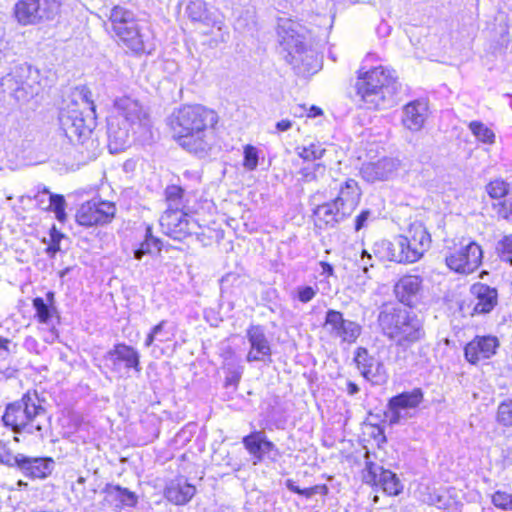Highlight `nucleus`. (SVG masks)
Masks as SVG:
<instances>
[{
	"label": "nucleus",
	"instance_id": "1",
	"mask_svg": "<svg viewBox=\"0 0 512 512\" xmlns=\"http://www.w3.org/2000/svg\"><path fill=\"white\" fill-rule=\"evenodd\" d=\"M150 126L148 112L138 99L129 95L116 97L107 126L110 153H120L130 146L131 134L145 138Z\"/></svg>",
	"mask_w": 512,
	"mask_h": 512
},
{
	"label": "nucleus",
	"instance_id": "2",
	"mask_svg": "<svg viewBox=\"0 0 512 512\" xmlns=\"http://www.w3.org/2000/svg\"><path fill=\"white\" fill-rule=\"evenodd\" d=\"M217 121L213 110L202 105H184L171 116L170 127L181 147L203 156L210 147L208 132Z\"/></svg>",
	"mask_w": 512,
	"mask_h": 512
},
{
	"label": "nucleus",
	"instance_id": "3",
	"mask_svg": "<svg viewBox=\"0 0 512 512\" xmlns=\"http://www.w3.org/2000/svg\"><path fill=\"white\" fill-rule=\"evenodd\" d=\"M401 84L396 72L384 66L360 73L356 82L357 94L368 109H387L397 103Z\"/></svg>",
	"mask_w": 512,
	"mask_h": 512
},
{
	"label": "nucleus",
	"instance_id": "4",
	"mask_svg": "<svg viewBox=\"0 0 512 512\" xmlns=\"http://www.w3.org/2000/svg\"><path fill=\"white\" fill-rule=\"evenodd\" d=\"M59 119L71 142L84 144L89 140L95 126V105L91 91L85 86L76 87L71 94V105L62 110Z\"/></svg>",
	"mask_w": 512,
	"mask_h": 512
},
{
	"label": "nucleus",
	"instance_id": "5",
	"mask_svg": "<svg viewBox=\"0 0 512 512\" xmlns=\"http://www.w3.org/2000/svg\"><path fill=\"white\" fill-rule=\"evenodd\" d=\"M300 25L290 19H279L277 26L281 54L297 74H313L319 68L318 57L304 43Z\"/></svg>",
	"mask_w": 512,
	"mask_h": 512
},
{
	"label": "nucleus",
	"instance_id": "6",
	"mask_svg": "<svg viewBox=\"0 0 512 512\" xmlns=\"http://www.w3.org/2000/svg\"><path fill=\"white\" fill-rule=\"evenodd\" d=\"M378 322L384 335L403 348L411 346L424 336L420 319L401 306L384 305Z\"/></svg>",
	"mask_w": 512,
	"mask_h": 512
},
{
	"label": "nucleus",
	"instance_id": "7",
	"mask_svg": "<svg viewBox=\"0 0 512 512\" xmlns=\"http://www.w3.org/2000/svg\"><path fill=\"white\" fill-rule=\"evenodd\" d=\"M109 21L112 31L128 49L134 53L144 51V41L132 11L122 6H114L110 10Z\"/></svg>",
	"mask_w": 512,
	"mask_h": 512
},
{
	"label": "nucleus",
	"instance_id": "8",
	"mask_svg": "<svg viewBox=\"0 0 512 512\" xmlns=\"http://www.w3.org/2000/svg\"><path fill=\"white\" fill-rule=\"evenodd\" d=\"M483 257L481 247L473 241L461 242L459 247H455L445 256L447 266L462 274L474 272L481 264Z\"/></svg>",
	"mask_w": 512,
	"mask_h": 512
},
{
	"label": "nucleus",
	"instance_id": "9",
	"mask_svg": "<svg viewBox=\"0 0 512 512\" xmlns=\"http://www.w3.org/2000/svg\"><path fill=\"white\" fill-rule=\"evenodd\" d=\"M159 224L167 236L175 240H183L191 234H197L200 226L181 209L167 208L161 215Z\"/></svg>",
	"mask_w": 512,
	"mask_h": 512
},
{
	"label": "nucleus",
	"instance_id": "10",
	"mask_svg": "<svg viewBox=\"0 0 512 512\" xmlns=\"http://www.w3.org/2000/svg\"><path fill=\"white\" fill-rule=\"evenodd\" d=\"M116 207L109 201L91 200L83 203L77 210V224L84 227L110 223L115 216Z\"/></svg>",
	"mask_w": 512,
	"mask_h": 512
},
{
	"label": "nucleus",
	"instance_id": "11",
	"mask_svg": "<svg viewBox=\"0 0 512 512\" xmlns=\"http://www.w3.org/2000/svg\"><path fill=\"white\" fill-rule=\"evenodd\" d=\"M324 329L331 337L347 343H354L362 331L360 324L345 319L340 311L334 309H329L326 312Z\"/></svg>",
	"mask_w": 512,
	"mask_h": 512
},
{
	"label": "nucleus",
	"instance_id": "12",
	"mask_svg": "<svg viewBox=\"0 0 512 512\" xmlns=\"http://www.w3.org/2000/svg\"><path fill=\"white\" fill-rule=\"evenodd\" d=\"M408 242L403 235H399L393 239L380 240L374 243L372 253L375 258L380 261H394L397 263H412L408 250Z\"/></svg>",
	"mask_w": 512,
	"mask_h": 512
},
{
	"label": "nucleus",
	"instance_id": "13",
	"mask_svg": "<svg viewBox=\"0 0 512 512\" xmlns=\"http://www.w3.org/2000/svg\"><path fill=\"white\" fill-rule=\"evenodd\" d=\"M363 479L368 484L380 486L389 495H397L402 489L396 474L370 461L366 462Z\"/></svg>",
	"mask_w": 512,
	"mask_h": 512
},
{
	"label": "nucleus",
	"instance_id": "14",
	"mask_svg": "<svg viewBox=\"0 0 512 512\" xmlns=\"http://www.w3.org/2000/svg\"><path fill=\"white\" fill-rule=\"evenodd\" d=\"M355 362L358 369L360 370L361 375L365 379L376 385H382L386 383L388 374L384 364L375 357L369 355L366 348L359 347L357 349L355 354Z\"/></svg>",
	"mask_w": 512,
	"mask_h": 512
},
{
	"label": "nucleus",
	"instance_id": "15",
	"mask_svg": "<svg viewBox=\"0 0 512 512\" xmlns=\"http://www.w3.org/2000/svg\"><path fill=\"white\" fill-rule=\"evenodd\" d=\"M408 242V253L412 263L418 261L430 248L431 236L421 222H414L408 229V235L404 236Z\"/></svg>",
	"mask_w": 512,
	"mask_h": 512
},
{
	"label": "nucleus",
	"instance_id": "16",
	"mask_svg": "<svg viewBox=\"0 0 512 512\" xmlns=\"http://www.w3.org/2000/svg\"><path fill=\"white\" fill-rule=\"evenodd\" d=\"M246 337L250 344L246 357L248 362L265 361L271 356V347L262 326L251 325L246 331Z\"/></svg>",
	"mask_w": 512,
	"mask_h": 512
},
{
	"label": "nucleus",
	"instance_id": "17",
	"mask_svg": "<svg viewBox=\"0 0 512 512\" xmlns=\"http://www.w3.org/2000/svg\"><path fill=\"white\" fill-rule=\"evenodd\" d=\"M107 360L111 362L112 368L115 371H119L121 365L127 369H134L137 373H140V355L138 351L132 346L120 343L116 344L106 356Z\"/></svg>",
	"mask_w": 512,
	"mask_h": 512
},
{
	"label": "nucleus",
	"instance_id": "18",
	"mask_svg": "<svg viewBox=\"0 0 512 512\" xmlns=\"http://www.w3.org/2000/svg\"><path fill=\"white\" fill-rule=\"evenodd\" d=\"M313 215L315 224L319 228H334L337 224L350 217L334 200L318 205L314 209Z\"/></svg>",
	"mask_w": 512,
	"mask_h": 512
},
{
	"label": "nucleus",
	"instance_id": "19",
	"mask_svg": "<svg viewBox=\"0 0 512 512\" xmlns=\"http://www.w3.org/2000/svg\"><path fill=\"white\" fill-rule=\"evenodd\" d=\"M498 340L492 336L476 337L465 346V357L472 363L476 364L482 359L491 357L496 352Z\"/></svg>",
	"mask_w": 512,
	"mask_h": 512
},
{
	"label": "nucleus",
	"instance_id": "20",
	"mask_svg": "<svg viewBox=\"0 0 512 512\" xmlns=\"http://www.w3.org/2000/svg\"><path fill=\"white\" fill-rule=\"evenodd\" d=\"M186 11L192 21H198L207 26L216 27L218 30L222 29V16L216 10L211 11L204 0H190Z\"/></svg>",
	"mask_w": 512,
	"mask_h": 512
},
{
	"label": "nucleus",
	"instance_id": "21",
	"mask_svg": "<svg viewBox=\"0 0 512 512\" xmlns=\"http://www.w3.org/2000/svg\"><path fill=\"white\" fill-rule=\"evenodd\" d=\"M398 168V162L392 158H383L377 162L364 164L361 168L362 177L368 182L390 179Z\"/></svg>",
	"mask_w": 512,
	"mask_h": 512
},
{
	"label": "nucleus",
	"instance_id": "22",
	"mask_svg": "<svg viewBox=\"0 0 512 512\" xmlns=\"http://www.w3.org/2000/svg\"><path fill=\"white\" fill-rule=\"evenodd\" d=\"M31 415L28 411V403L20 402L9 404L2 417L5 426L11 427L14 432L20 433L24 430L29 431V420Z\"/></svg>",
	"mask_w": 512,
	"mask_h": 512
},
{
	"label": "nucleus",
	"instance_id": "23",
	"mask_svg": "<svg viewBox=\"0 0 512 512\" xmlns=\"http://www.w3.org/2000/svg\"><path fill=\"white\" fill-rule=\"evenodd\" d=\"M242 443L254 458V464L262 462L264 457L275 450V445L269 441L262 431H254L245 436Z\"/></svg>",
	"mask_w": 512,
	"mask_h": 512
},
{
	"label": "nucleus",
	"instance_id": "24",
	"mask_svg": "<svg viewBox=\"0 0 512 512\" xmlns=\"http://www.w3.org/2000/svg\"><path fill=\"white\" fill-rule=\"evenodd\" d=\"M361 194L358 182L349 178L340 185L334 201L351 216L360 202Z\"/></svg>",
	"mask_w": 512,
	"mask_h": 512
},
{
	"label": "nucleus",
	"instance_id": "25",
	"mask_svg": "<svg viewBox=\"0 0 512 512\" xmlns=\"http://www.w3.org/2000/svg\"><path fill=\"white\" fill-rule=\"evenodd\" d=\"M427 103L415 100L405 105L403 110L402 123L410 131H420L427 118Z\"/></svg>",
	"mask_w": 512,
	"mask_h": 512
},
{
	"label": "nucleus",
	"instance_id": "26",
	"mask_svg": "<svg viewBox=\"0 0 512 512\" xmlns=\"http://www.w3.org/2000/svg\"><path fill=\"white\" fill-rule=\"evenodd\" d=\"M34 200L37 202V206L43 211H53L55 217L59 222L66 220L65 206L66 201L64 196L58 194H52L47 189L39 191Z\"/></svg>",
	"mask_w": 512,
	"mask_h": 512
},
{
	"label": "nucleus",
	"instance_id": "27",
	"mask_svg": "<svg viewBox=\"0 0 512 512\" xmlns=\"http://www.w3.org/2000/svg\"><path fill=\"white\" fill-rule=\"evenodd\" d=\"M471 291L477 300L474 305L475 313H489L497 304V290L495 288L478 283L472 286Z\"/></svg>",
	"mask_w": 512,
	"mask_h": 512
},
{
	"label": "nucleus",
	"instance_id": "28",
	"mask_svg": "<svg viewBox=\"0 0 512 512\" xmlns=\"http://www.w3.org/2000/svg\"><path fill=\"white\" fill-rule=\"evenodd\" d=\"M422 279L416 275L403 276L395 284L394 291L399 301L411 305L412 298L417 295L421 288Z\"/></svg>",
	"mask_w": 512,
	"mask_h": 512
},
{
	"label": "nucleus",
	"instance_id": "29",
	"mask_svg": "<svg viewBox=\"0 0 512 512\" xmlns=\"http://www.w3.org/2000/svg\"><path fill=\"white\" fill-rule=\"evenodd\" d=\"M34 309L40 323L54 325V319L57 318L54 292H47L45 299L40 297L34 298Z\"/></svg>",
	"mask_w": 512,
	"mask_h": 512
},
{
	"label": "nucleus",
	"instance_id": "30",
	"mask_svg": "<svg viewBox=\"0 0 512 512\" xmlns=\"http://www.w3.org/2000/svg\"><path fill=\"white\" fill-rule=\"evenodd\" d=\"M423 401V392L420 388H415L409 392H403L392 397L388 406L399 407L401 409L414 410Z\"/></svg>",
	"mask_w": 512,
	"mask_h": 512
},
{
	"label": "nucleus",
	"instance_id": "31",
	"mask_svg": "<svg viewBox=\"0 0 512 512\" xmlns=\"http://www.w3.org/2000/svg\"><path fill=\"white\" fill-rule=\"evenodd\" d=\"M60 9V0H34V19H53Z\"/></svg>",
	"mask_w": 512,
	"mask_h": 512
},
{
	"label": "nucleus",
	"instance_id": "32",
	"mask_svg": "<svg viewBox=\"0 0 512 512\" xmlns=\"http://www.w3.org/2000/svg\"><path fill=\"white\" fill-rule=\"evenodd\" d=\"M195 492L196 489L193 485L185 483L183 485L168 488L166 497L169 501L177 505H183L192 499Z\"/></svg>",
	"mask_w": 512,
	"mask_h": 512
},
{
	"label": "nucleus",
	"instance_id": "33",
	"mask_svg": "<svg viewBox=\"0 0 512 512\" xmlns=\"http://www.w3.org/2000/svg\"><path fill=\"white\" fill-rule=\"evenodd\" d=\"M0 462L8 466H18L26 476L32 477V459L29 457L22 454L11 455L4 451L0 456Z\"/></svg>",
	"mask_w": 512,
	"mask_h": 512
},
{
	"label": "nucleus",
	"instance_id": "34",
	"mask_svg": "<svg viewBox=\"0 0 512 512\" xmlns=\"http://www.w3.org/2000/svg\"><path fill=\"white\" fill-rule=\"evenodd\" d=\"M165 196L168 203V208L183 210L185 207L183 200L184 190L180 186H168L165 190Z\"/></svg>",
	"mask_w": 512,
	"mask_h": 512
},
{
	"label": "nucleus",
	"instance_id": "35",
	"mask_svg": "<svg viewBox=\"0 0 512 512\" xmlns=\"http://www.w3.org/2000/svg\"><path fill=\"white\" fill-rule=\"evenodd\" d=\"M469 129L472 134L481 142L486 144H493L495 141L494 132L485 126L482 122L472 121L469 124Z\"/></svg>",
	"mask_w": 512,
	"mask_h": 512
},
{
	"label": "nucleus",
	"instance_id": "36",
	"mask_svg": "<svg viewBox=\"0 0 512 512\" xmlns=\"http://www.w3.org/2000/svg\"><path fill=\"white\" fill-rule=\"evenodd\" d=\"M31 5L32 0H18L16 2L14 15L20 24L28 25L32 22Z\"/></svg>",
	"mask_w": 512,
	"mask_h": 512
},
{
	"label": "nucleus",
	"instance_id": "37",
	"mask_svg": "<svg viewBox=\"0 0 512 512\" xmlns=\"http://www.w3.org/2000/svg\"><path fill=\"white\" fill-rule=\"evenodd\" d=\"M486 192L493 199H501L509 194V184L502 179H495L486 185Z\"/></svg>",
	"mask_w": 512,
	"mask_h": 512
},
{
	"label": "nucleus",
	"instance_id": "38",
	"mask_svg": "<svg viewBox=\"0 0 512 512\" xmlns=\"http://www.w3.org/2000/svg\"><path fill=\"white\" fill-rule=\"evenodd\" d=\"M413 416V413L408 409H401L399 407L388 406L385 412V417L390 425H397L407 421Z\"/></svg>",
	"mask_w": 512,
	"mask_h": 512
},
{
	"label": "nucleus",
	"instance_id": "39",
	"mask_svg": "<svg viewBox=\"0 0 512 512\" xmlns=\"http://www.w3.org/2000/svg\"><path fill=\"white\" fill-rule=\"evenodd\" d=\"M54 468L52 458H34V478H45L51 474Z\"/></svg>",
	"mask_w": 512,
	"mask_h": 512
},
{
	"label": "nucleus",
	"instance_id": "40",
	"mask_svg": "<svg viewBox=\"0 0 512 512\" xmlns=\"http://www.w3.org/2000/svg\"><path fill=\"white\" fill-rule=\"evenodd\" d=\"M496 252L501 260L512 265V235H506L498 241Z\"/></svg>",
	"mask_w": 512,
	"mask_h": 512
},
{
	"label": "nucleus",
	"instance_id": "41",
	"mask_svg": "<svg viewBox=\"0 0 512 512\" xmlns=\"http://www.w3.org/2000/svg\"><path fill=\"white\" fill-rule=\"evenodd\" d=\"M286 486H287V488L290 491H292L294 493H297L299 495H302V496H304L306 498H310V497H312L313 495H315L317 493H323V494L327 493V487L325 485H322V486L316 485V486H313V487L301 489L292 480H287Z\"/></svg>",
	"mask_w": 512,
	"mask_h": 512
},
{
	"label": "nucleus",
	"instance_id": "42",
	"mask_svg": "<svg viewBox=\"0 0 512 512\" xmlns=\"http://www.w3.org/2000/svg\"><path fill=\"white\" fill-rule=\"evenodd\" d=\"M325 172V167L322 164H312L301 169V180L304 182L317 181L322 177Z\"/></svg>",
	"mask_w": 512,
	"mask_h": 512
},
{
	"label": "nucleus",
	"instance_id": "43",
	"mask_svg": "<svg viewBox=\"0 0 512 512\" xmlns=\"http://www.w3.org/2000/svg\"><path fill=\"white\" fill-rule=\"evenodd\" d=\"M497 421L504 426H512V399L505 400L499 404Z\"/></svg>",
	"mask_w": 512,
	"mask_h": 512
},
{
	"label": "nucleus",
	"instance_id": "44",
	"mask_svg": "<svg viewBox=\"0 0 512 512\" xmlns=\"http://www.w3.org/2000/svg\"><path fill=\"white\" fill-rule=\"evenodd\" d=\"M325 149L321 145L311 143L309 146L302 147L299 156L307 161L319 159L323 156Z\"/></svg>",
	"mask_w": 512,
	"mask_h": 512
},
{
	"label": "nucleus",
	"instance_id": "45",
	"mask_svg": "<svg viewBox=\"0 0 512 512\" xmlns=\"http://www.w3.org/2000/svg\"><path fill=\"white\" fill-rule=\"evenodd\" d=\"M258 165V151L252 145H246L244 148V162L243 166L250 171L256 169Z\"/></svg>",
	"mask_w": 512,
	"mask_h": 512
},
{
	"label": "nucleus",
	"instance_id": "46",
	"mask_svg": "<svg viewBox=\"0 0 512 512\" xmlns=\"http://www.w3.org/2000/svg\"><path fill=\"white\" fill-rule=\"evenodd\" d=\"M165 325L166 321L162 320L160 323H158L156 326L152 328L151 332L147 335L145 340L146 347H150L155 340L164 342L168 339V337H166L163 333Z\"/></svg>",
	"mask_w": 512,
	"mask_h": 512
},
{
	"label": "nucleus",
	"instance_id": "47",
	"mask_svg": "<svg viewBox=\"0 0 512 512\" xmlns=\"http://www.w3.org/2000/svg\"><path fill=\"white\" fill-rule=\"evenodd\" d=\"M493 504L503 510H512V495L506 492L497 491L492 497Z\"/></svg>",
	"mask_w": 512,
	"mask_h": 512
},
{
	"label": "nucleus",
	"instance_id": "48",
	"mask_svg": "<svg viewBox=\"0 0 512 512\" xmlns=\"http://www.w3.org/2000/svg\"><path fill=\"white\" fill-rule=\"evenodd\" d=\"M495 207L500 217L504 219L510 218L512 216V194L505 196L504 200L500 201Z\"/></svg>",
	"mask_w": 512,
	"mask_h": 512
},
{
	"label": "nucleus",
	"instance_id": "49",
	"mask_svg": "<svg viewBox=\"0 0 512 512\" xmlns=\"http://www.w3.org/2000/svg\"><path fill=\"white\" fill-rule=\"evenodd\" d=\"M318 289L312 286H298L296 288L297 298L302 303L310 302L317 294Z\"/></svg>",
	"mask_w": 512,
	"mask_h": 512
},
{
	"label": "nucleus",
	"instance_id": "50",
	"mask_svg": "<svg viewBox=\"0 0 512 512\" xmlns=\"http://www.w3.org/2000/svg\"><path fill=\"white\" fill-rule=\"evenodd\" d=\"M114 489L118 492V498L124 505L134 506L136 504L137 497L133 492L120 486H115Z\"/></svg>",
	"mask_w": 512,
	"mask_h": 512
},
{
	"label": "nucleus",
	"instance_id": "51",
	"mask_svg": "<svg viewBox=\"0 0 512 512\" xmlns=\"http://www.w3.org/2000/svg\"><path fill=\"white\" fill-rule=\"evenodd\" d=\"M152 245H153V243L150 242V239H145V241L143 243H141L140 247L135 250L134 257L137 260H141L144 255L151 252Z\"/></svg>",
	"mask_w": 512,
	"mask_h": 512
},
{
	"label": "nucleus",
	"instance_id": "52",
	"mask_svg": "<svg viewBox=\"0 0 512 512\" xmlns=\"http://www.w3.org/2000/svg\"><path fill=\"white\" fill-rule=\"evenodd\" d=\"M374 257L373 253H369L367 250H363L361 254V267L364 274H367L370 267H373V263L370 260Z\"/></svg>",
	"mask_w": 512,
	"mask_h": 512
},
{
	"label": "nucleus",
	"instance_id": "53",
	"mask_svg": "<svg viewBox=\"0 0 512 512\" xmlns=\"http://www.w3.org/2000/svg\"><path fill=\"white\" fill-rule=\"evenodd\" d=\"M51 238H52V244L48 247L47 250L52 253H55L56 251L59 250V241L62 238V234H60L59 232L56 231L55 228H53L52 233H51Z\"/></svg>",
	"mask_w": 512,
	"mask_h": 512
},
{
	"label": "nucleus",
	"instance_id": "54",
	"mask_svg": "<svg viewBox=\"0 0 512 512\" xmlns=\"http://www.w3.org/2000/svg\"><path fill=\"white\" fill-rule=\"evenodd\" d=\"M369 215H370V211L365 210V211H362L356 217V220H355V230L356 231H359L365 225V222L367 221Z\"/></svg>",
	"mask_w": 512,
	"mask_h": 512
},
{
	"label": "nucleus",
	"instance_id": "55",
	"mask_svg": "<svg viewBox=\"0 0 512 512\" xmlns=\"http://www.w3.org/2000/svg\"><path fill=\"white\" fill-rule=\"evenodd\" d=\"M292 127V122L288 119H283L276 123L275 128L278 132L288 131Z\"/></svg>",
	"mask_w": 512,
	"mask_h": 512
},
{
	"label": "nucleus",
	"instance_id": "56",
	"mask_svg": "<svg viewBox=\"0 0 512 512\" xmlns=\"http://www.w3.org/2000/svg\"><path fill=\"white\" fill-rule=\"evenodd\" d=\"M322 114V110L317 106H311L310 108H307V117L309 118H315Z\"/></svg>",
	"mask_w": 512,
	"mask_h": 512
},
{
	"label": "nucleus",
	"instance_id": "57",
	"mask_svg": "<svg viewBox=\"0 0 512 512\" xmlns=\"http://www.w3.org/2000/svg\"><path fill=\"white\" fill-rule=\"evenodd\" d=\"M293 114L297 117L307 116V107L305 105H297L293 108Z\"/></svg>",
	"mask_w": 512,
	"mask_h": 512
},
{
	"label": "nucleus",
	"instance_id": "58",
	"mask_svg": "<svg viewBox=\"0 0 512 512\" xmlns=\"http://www.w3.org/2000/svg\"><path fill=\"white\" fill-rule=\"evenodd\" d=\"M320 266H321L322 272L324 274H327V276H332L333 275L334 269H333L331 264L322 261V262H320Z\"/></svg>",
	"mask_w": 512,
	"mask_h": 512
},
{
	"label": "nucleus",
	"instance_id": "59",
	"mask_svg": "<svg viewBox=\"0 0 512 512\" xmlns=\"http://www.w3.org/2000/svg\"><path fill=\"white\" fill-rule=\"evenodd\" d=\"M8 341L4 338L0 337V354L2 357H8L9 356V350L6 347Z\"/></svg>",
	"mask_w": 512,
	"mask_h": 512
},
{
	"label": "nucleus",
	"instance_id": "60",
	"mask_svg": "<svg viewBox=\"0 0 512 512\" xmlns=\"http://www.w3.org/2000/svg\"><path fill=\"white\" fill-rule=\"evenodd\" d=\"M146 239H150V242L153 243V246H155L157 250H160V248L158 247V239L152 236V229L150 227H147L146 229Z\"/></svg>",
	"mask_w": 512,
	"mask_h": 512
},
{
	"label": "nucleus",
	"instance_id": "61",
	"mask_svg": "<svg viewBox=\"0 0 512 512\" xmlns=\"http://www.w3.org/2000/svg\"><path fill=\"white\" fill-rule=\"evenodd\" d=\"M347 392L350 394V395H354L356 393L359 392V387L357 384L353 383V382H348V385H347Z\"/></svg>",
	"mask_w": 512,
	"mask_h": 512
},
{
	"label": "nucleus",
	"instance_id": "62",
	"mask_svg": "<svg viewBox=\"0 0 512 512\" xmlns=\"http://www.w3.org/2000/svg\"><path fill=\"white\" fill-rule=\"evenodd\" d=\"M29 258H30V255L26 254V255H21L20 257H17V260L22 262V263H28L29 262Z\"/></svg>",
	"mask_w": 512,
	"mask_h": 512
},
{
	"label": "nucleus",
	"instance_id": "63",
	"mask_svg": "<svg viewBox=\"0 0 512 512\" xmlns=\"http://www.w3.org/2000/svg\"><path fill=\"white\" fill-rule=\"evenodd\" d=\"M506 459L509 463H512V446L507 450Z\"/></svg>",
	"mask_w": 512,
	"mask_h": 512
},
{
	"label": "nucleus",
	"instance_id": "64",
	"mask_svg": "<svg viewBox=\"0 0 512 512\" xmlns=\"http://www.w3.org/2000/svg\"><path fill=\"white\" fill-rule=\"evenodd\" d=\"M40 411H43V409L41 407H36L34 405V412H33V415H34V418L39 415Z\"/></svg>",
	"mask_w": 512,
	"mask_h": 512
}]
</instances>
